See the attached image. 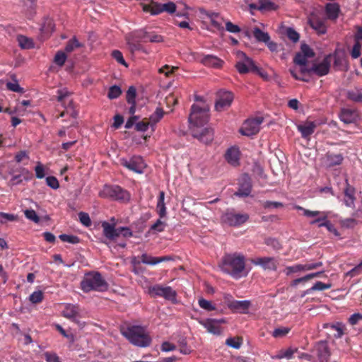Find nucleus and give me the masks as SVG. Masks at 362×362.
I'll return each mask as SVG.
<instances>
[{
  "instance_id": "obj_1",
  "label": "nucleus",
  "mask_w": 362,
  "mask_h": 362,
  "mask_svg": "<svg viewBox=\"0 0 362 362\" xmlns=\"http://www.w3.org/2000/svg\"><path fill=\"white\" fill-rule=\"evenodd\" d=\"M218 266L223 272L235 279L240 278L245 267L244 256L237 254L226 255Z\"/></svg>"
},
{
  "instance_id": "obj_2",
  "label": "nucleus",
  "mask_w": 362,
  "mask_h": 362,
  "mask_svg": "<svg viewBox=\"0 0 362 362\" xmlns=\"http://www.w3.org/2000/svg\"><path fill=\"white\" fill-rule=\"evenodd\" d=\"M122 334L131 344L139 347H148L152 341L151 336L142 326H128L122 330Z\"/></svg>"
},
{
  "instance_id": "obj_3",
  "label": "nucleus",
  "mask_w": 362,
  "mask_h": 362,
  "mask_svg": "<svg viewBox=\"0 0 362 362\" xmlns=\"http://www.w3.org/2000/svg\"><path fill=\"white\" fill-rule=\"evenodd\" d=\"M81 288L85 293L91 291H105L108 288V284L98 272H92L86 274L81 282Z\"/></svg>"
},
{
  "instance_id": "obj_4",
  "label": "nucleus",
  "mask_w": 362,
  "mask_h": 362,
  "mask_svg": "<svg viewBox=\"0 0 362 362\" xmlns=\"http://www.w3.org/2000/svg\"><path fill=\"white\" fill-rule=\"evenodd\" d=\"M209 107L203 103L202 105L193 104L189 116L190 128L204 126L209 119Z\"/></svg>"
},
{
  "instance_id": "obj_5",
  "label": "nucleus",
  "mask_w": 362,
  "mask_h": 362,
  "mask_svg": "<svg viewBox=\"0 0 362 362\" xmlns=\"http://www.w3.org/2000/svg\"><path fill=\"white\" fill-rule=\"evenodd\" d=\"M99 197L115 201L127 202L130 199L129 193L119 185H105L99 192Z\"/></svg>"
},
{
  "instance_id": "obj_6",
  "label": "nucleus",
  "mask_w": 362,
  "mask_h": 362,
  "mask_svg": "<svg viewBox=\"0 0 362 362\" xmlns=\"http://www.w3.org/2000/svg\"><path fill=\"white\" fill-rule=\"evenodd\" d=\"M104 236L110 240H115L119 235L128 238L133 236V232L128 227L115 228V224L104 221L101 224Z\"/></svg>"
},
{
  "instance_id": "obj_7",
  "label": "nucleus",
  "mask_w": 362,
  "mask_h": 362,
  "mask_svg": "<svg viewBox=\"0 0 362 362\" xmlns=\"http://www.w3.org/2000/svg\"><path fill=\"white\" fill-rule=\"evenodd\" d=\"M148 293L152 297H163L168 300L175 302L176 300V291L170 286H162L156 284L149 287Z\"/></svg>"
},
{
  "instance_id": "obj_8",
  "label": "nucleus",
  "mask_w": 362,
  "mask_h": 362,
  "mask_svg": "<svg viewBox=\"0 0 362 362\" xmlns=\"http://www.w3.org/2000/svg\"><path fill=\"white\" fill-rule=\"evenodd\" d=\"M238 57L240 59L235 64V67L240 74H244L249 71H258L259 68L255 65L254 61L248 57L244 52H238Z\"/></svg>"
},
{
  "instance_id": "obj_9",
  "label": "nucleus",
  "mask_w": 362,
  "mask_h": 362,
  "mask_svg": "<svg viewBox=\"0 0 362 362\" xmlns=\"http://www.w3.org/2000/svg\"><path fill=\"white\" fill-rule=\"evenodd\" d=\"M249 219L247 214H238L233 211H228L221 216L222 221L230 226H239Z\"/></svg>"
},
{
  "instance_id": "obj_10",
  "label": "nucleus",
  "mask_w": 362,
  "mask_h": 362,
  "mask_svg": "<svg viewBox=\"0 0 362 362\" xmlns=\"http://www.w3.org/2000/svg\"><path fill=\"white\" fill-rule=\"evenodd\" d=\"M332 57V54L326 55L321 62L313 64L309 69H302V72L308 71L314 73L320 77L324 76L329 72Z\"/></svg>"
},
{
  "instance_id": "obj_11",
  "label": "nucleus",
  "mask_w": 362,
  "mask_h": 362,
  "mask_svg": "<svg viewBox=\"0 0 362 362\" xmlns=\"http://www.w3.org/2000/svg\"><path fill=\"white\" fill-rule=\"evenodd\" d=\"M263 117H257L247 119L240 129V132L245 136H250L257 134L260 130V125L263 122Z\"/></svg>"
},
{
  "instance_id": "obj_12",
  "label": "nucleus",
  "mask_w": 362,
  "mask_h": 362,
  "mask_svg": "<svg viewBox=\"0 0 362 362\" xmlns=\"http://www.w3.org/2000/svg\"><path fill=\"white\" fill-rule=\"evenodd\" d=\"M143 10L151 13L152 15H157L163 11L173 13L176 11V5L171 1L163 4L152 3L151 4H145L143 6Z\"/></svg>"
},
{
  "instance_id": "obj_13",
  "label": "nucleus",
  "mask_w": 362,
  "mask_h": 362,
  "mask_svg": "<svg viewBox=\"0 0 362 362\" xmlns=\"http://www.w3.org/2000/svg\"><path fill=\"white\" fill-rule=\"evenodd\" d=\"M121 164L133 172L136 173H143L146 165L144 159L139 156H134L129 160H122Z\"/></svg>"
},
{
  "instance_id": "obj_14",
  "label": "nucleus",
  "mask_w": 362,
  "mask_h": 362,
  "mask_svg": "<svg viewBox=\"0 0 362 362\" xmlns=\"http://www.w3.org/2000/svg\"><path fill=\"white\" fill-rule=\"evenodd\" d=\"M296 208L298 210L302 211L303 216L308 218H313V219L310 221V225L317 224L319 226L320 223L326 222L327 221V214L324 211H311L304 209L300 206H296Z\"/></svg>"
},
{
  "instance_id": "obj_15",
  "label": "nucleus",
  "mask_w": 362,
  "mask_h": 362,
  "mask_svg": "<svg viewBox=\"0 0 362 362\" xmlns=\"http://www.w3.org/2000/svg\"><path fill=\"white\" fill-rule=\"evenodd\" d=\"M239 187L235 195L246 197L250 195L252 191V180L248 174H243L239 179Z\"/></svg>"
},
{
  "instance_id": "obj_16",
  "label": "nucleus",
  "mask_w": 362,
  "mask_h": 362,
  "mask_svg": "<svg viewBox=\"0 0 362 362\" xmlns=\"http://www.w3.org/2000/svg\"><path fill=\"white\" fill-rule=\"evenodd\" d=\"M251 262L257 266H260L265 270L277 269L279 262L276 259L272 257H256L251 260Z\"/></svg>"
},
{
  "instance_id": "obj_17",
  "label": "nucleus",
  "mask_w": 362,
  "mask_h": 362,
  "mask_svg": "<svg viewBox=\"0 0 362 362\" xmlns=\"http://www.w3.org/2000/svg\"><path fill=\"white\" fill-rule=\"evenodd\" d=\"M223 322H225V320L223 319L216 320L208 318L205 320H199V323L202 325L204 328H206L207 332L216 335L221 334V328L218 325V324Z\"/></svg>"
},
{
  "instance_id": "obj_18",
  "label": "nucleus",
  "mask_w": 362,
  "mask_h": 362,
  "mask_svg": "<svg viewBox=\"0 0 362 362\" xmlns=\"http://www.w3.org/2000/svg\"><path fill=\"white\" fill-rule=\"evenodd\" d=\"M233 100V95L231 92H220L218 95V98L217 99L215 104L216 110L221 112L225 109L229 107Z\"/></svg>"
},
{
  "instance_id": "obj_19",
  "label": "nucleus",
  "mask_w": 362,
  "mask_h": 362,
  "mask_svg": "<svg viewBox=\"0 0 362 362\" xmlns=\"http://www.w3.org/2000/svg\"><path fill=\"white\" fill-rule=\"evenodd\" d=\"M339 117L346 124H355L359 120L357 110L349 108L341 109Z\"/></svg>"
},
{
  "instance_id": "obj_20",
  "label": "nucleus",
  "mask_w": 362,
  "mask_h": 362,
  "mask_svg": "<svg viewBox=\"0 0 362 362\" xmlns=\"http://www.w3.org/2000/svg\"><path fill=\"white\" fill-rule=\"evenodd\" d=\"M344 203L347 207L354 208L356 201V189L351 186L348 180H346L345 187L343 190Z\"/></svg>"
},
{
  "instance_id": "obj_21",
  "label": "nucleus",
  "mask_w": 362,
  "mask_h": 362,
  "mask_svg": "<svg viewBox=\"0 0 362 362\" xmlns=\"http://www.w3.org/2000/svg\"><path fill=\"white\" fill-rule=\"evenodd\" d=\"M251 10H257L262 12L276 11L278 6L270 0H259L256 3L249 4Z\"/></svg>"
},
{
  "instance_id": "obj_22",
  "label": "nucleus",
  "mask_w": 362,
  "mask_h": 362,
  "mask_svg": "<svg viewBox=\"0 0 362 362\" xmlns=\"http://www.w3.org/2000/svg\"><path fill=\"white\" fill-rule=\"evenodd\" d=\"M63 316L67 319L78 323L76 321L77 317H83L81 309L78 305L67 304L63 310Z\"/></svg>"
},
{
  "instance_id": "obj_23",
  "label": "nucleus",
  "mask_w": 362,
  "mask_h": 362,
  "mask_svg": "<svg viewBox=\"0 0 362 362\" xmlns=\"http://www.w3.org/2000/svg\"><path fill=\"white\" fill-rule=\"evenodd\" d=\"M320 362H329L330 351L327 342L321 341L315 346Z\"/></svg>"
},
{
  "instance_id": "obj_24",
  "label": "nucleus",
  "mask_w": 362,
  "mask_h": 362,
  "mask_svg": "<svg viewBox=\"0 0 362 362\" xmlns=\"http://www.w3.org/2000/svg\"><path fill=\"white\" fill-rule=\"evenodd\" d=\"M334 57V67L338 70L347 71L349 64L346 56L343 52L336 51Z\"/></svg>"
},
{
  "instance_id": "obj_25",
  "label": "nucleus",
  "mask_w": 362,
  "mask_h": 362,
  "mask_svg": "<svg viewBox=\"0 0 362 362\" xmlns=\"http://www.w3.org/2000/svg\"><path fill=\"white\" fill-rule=\"evenodd\" d=\"M140 259L141 263L149 265H156L158 263L173 259L170 256L152 257L146 253L142 254Z\"/></svg>"
},
{
  "instance_id": "obj_26",
  "label": "nucleus",
  "mask_w": 362,
  "mask_h": 362,
  "mask_svg": "<svg viewBox=\"0 0 362 362\" xmlns=\"http://www.w3.org/2000/svg\"><path fill=\"white\" fill-rule=\"evenodd\" d=\"M309 24L318 34H325L327 31L325 21L317 16L310 18L309 19Z\"/></svg>"
},
{
  "instance_id": "obj_27",
  "label": "nucleus",
  "mask_w": 362,
  "mask_h": 362,
  "mask_svg": "<svg viewBox=\"0 0 362 362\" xmlns=\"http://www.w3.org/2000/svg\"><path fill=\"white\" fill-rule=\"evenodd\" d=\"M225 158L229 164L233 166L238 165L240 160L238 149L234 147L228 148L225 154Z\"/></svg>"
},
{
  "instance_id": "obj_28",
  "label": "nucleus",
  "mask_w": 362,
  "mask_h": 362,
  "mask_svg": "<svg viewBox=\"0 0 362 362\" xmlns=\"http://www.w3.org/2000/svg\"><path fill=\"white\" fill-rule=\"evenodd\" d=\"M340 8L337 3H328L325 6V13L328 19L336 21L339 17Z\"/></svg>"
},
{
  "instance_id": "obj_29",
  "label": "nucleus",
  "mask_w": 362,
  "mask_h": 362,
  "mask_svg": "<svg viewBox=\"0 0 362 362\" xmlns=\"http://www.w3.org/2000/svg\"><path fill=\"white\" fill-rule=\"evenodd\" d=\"M201 62L207 66L213 68H221L223 64V61L214 55H205L201 60Z\"/></svg>"
},
{
  "instance_id": "obj_30",
  "label": "nucleus",
  "mask_w": 362,
  "mask_h": 362,
  "mask_svg": "<svg viewBox=\"0 0 362 362\" xmlns=\"http://www.w3.org/2000/svg\"><path fill=\"white\" fill-rule=\"evenodd\" d=\"M316 127L314 122H307L303 124L298 125V129L301 133L303 138H308L313 134Z\"/></svg>"
},
{
  "instance_id": "obj_31",
  "label": "nucleus",
  "mask_w": 362,
  "mask_h": 362,
  "mask_svg": "<svg viewBox=\"0 0 362 362\" xmlns=\"http://www.w3.org/2000/svg\"><path fill=\"white\" fill-rule=\"evenodd\" d=\"M165 200V192L160 191L158 197V202L156 205L157 213L160 218L165 217L166 216V207L164 202Z\"/></svg>"
},
{
  "instance_id": "obj_32",
  "label": "nucleus",
  "mask_w": 362,
  "mask_h": 362,
  "mask_svg": "<svg viewBox=\"0 0 362 362\" xmlns=\"http://www.w3.org/2000/svg\"><path fill=\"white\" fill-rule=\"evenodd\" d=\"M344 160L341 154H334L327 153L326 154V162L328 167H333L340 165Z\"/></svg>"
},
{
  "instance_id": "obj_33",
  "label": "nucleus",
  "mask_w": 362,
  "mask_h": 362,
  "mask_svg": "<svg viewBox=\"0 0 362 362\" xmlns=\"http://www.w3.org/2000/svg\"><path fill=\"white\" fill-rule=\"evenodd\" d=\"M346 98L355 103H362V88H355L349 90L346 93Z\"/></svg>"
},
{
  "instance_id": "obj_34",
  "label": "nucleus",
  "mask_w": 362,
  "mask_h": 362,
  "mask_svg": "<svg viewBox=\"0 0 362 362\" xmlns=\"http://www.w3.org/2000/svg\"><path fill=\"white\" fill-rule=\"evenodd\" d=\"M252 34L256 40L259 42H268V40H270V36L269 33L263 32L258 27L254 28L252 30Z\"/></svg>"
},
{
  "instance_id": "obj_35",
  "label": "nucleus",
  "mask_w": 362,
  "mask_h": 362,
  "mask_svg": "<svg viewBox=\"0 0 362 362\" xmlns=\"http://www.w3.org/2000/svg\"><path fill=\"white\" fill-rule=\"evenodd\" d=\"M125 40L131 53L134 54L135 52L143 50V46L140 42L136 41L127 35H125Z\"/></svg>"
},
{
  "instance_id": "obj_36",
  "label": "nucleus",
  "mask_w": 362,
  "mask_h": 362,
  "mask_svg": "<svg viewBox=\"0 0 362 362\" xmlns=\"http://www.w3.org/2000/svg\"><path fill=\"white\" fill-rule=\"evenodd\" d=\"M163 110L160 107H157L148 119L151 127H153L163 118Z\"/></svg>"
},
{
  "instance_id": "obj_37",
  "label": "nucleus",
  "mask_w": 362,
  "mask_h": 362,
  "mask_svg": "<svg viewBox=\"0 0 362 362\" xmlns=\"http://www.w3.org/2000/svg\"><path fill=\"white\" fill-rule=\"evenodd\" d=\"M127 36L132 38L133 40L138 42H146V30H136L126 35Z\"/></svg>"
},
{
  "instance_id": "obj_38",
  "label": "nucleus",
  "mask_w": 362,
  "mask_h": 362,
  "mask_svg": "<svg viewBox=\"0 0 362 362\" xmlns=\"http://www.w3.org/2000/svg\"><path fill=\"white\" fill-rule=\"evenodd\" d=\"M250 305V302L248 300H235L230 304V307L240 312H245Z\"/></svg>"
},
{
  "instance_id": "obj_39",
  "label": "nucleus",
  "mask_w": 362,
  "mask_h": 362,
  "mask_svg": "<svg viewBox=\"0 0 362 362\" xmlns=\"http://www.w3.org/2000/svg\"><path fill=\"white\" fill-rule=\"evenodd\" d=\"M332 287L331 284H325L322 281H317L311 288L305 291L304 296L305 294H309L315 291H324L329 289Z\"/></svg>"
},
{
  "instance_id": "obj_40",
  "label": "nucleus",
  "mask_w": 362,
  "mask_h": 362,
  "mask_svg": "<svg viewBox=\"0 0 362 362\" xmlns=\"http://www.w3.org/2000/svg\"><path fill=\"white\" fill-rule=\"evenodd\" d=\"M167 226V223L165 221H163L160 218L158 219L155 223H153L149 228L148 233H161L165 230V227Z\"/></svg>"
},
{
  "instance_id": "obj_41",
  "label": "nucleus",
  "mask_w": 362,
  "mask_h": 362,
  "mask_svg": "<svg viewBox=\"0 0 362 362\" xmlns=\"http://www.w3.org/2000/svg\"><path fill=\"white\" fill-rule=\"evenodd\" d=\"M193 136L199 140L206 143L212 140V135L209 134V131L207 129H202V132L199 134L194 133Z\"/></svg>"
},
{
  "instance_id": "obj_42",
  "label": "nucleus",
  "mask_w": 362,
  "mask_h": 362,
  "mask_svg": "<svg viewBox=\"0 0 362 362\" xmlns=\"http://www.w3.org/2000/svg\"><path fill=\"white\" fill-rule=\"evenodd\" d=\"M82 45L78 41V40L74 37L71 39L66 44L65 47V51L66 52H71L75 49L81 47Z\"/></svg>"
},
{
  "instance_id": "obj_43",
  "label": "nucleus",
  "mask_w": 362,
  "mask_h": 362,
  "mask_svg": "<svg viewBox=\"0 0 362 362\" xmlns=\"http://www.w3.org/2000/svg\"><path fill=\"white\" fill-rule=\"evenodd\" d=\"M122 94V90L119 86H112L109 88L107 97L112 100L116 99L119 97V95Z\"/></svg>"
},
{
  "instance_id": "obj_44",
  "label": "nucleus",
  "mask_w": 362,
  "mask_h": 362,
  "mask_svg": "<svg viewBox=\"0 0 362 362\" xmlns=\"http://www.w3.org/2000/svg\"><path fill=\"white\" fill-rule=\"evenodd\" d=\"M59 238L62 241L71 244H77L80 243V238L76 235L61 234Z\"/></svg>"
},
{
  "instance_id": "obj_45",
  "label": "nucleus",
  "mask_w": 362,
  "mask_h": 362,
  "mask_svg": "<svg viewBox=\"0 0 362 362\" xmlns=\"http://www.w3.org/2000/svg\"><path fill=\"white\" fill-rule=\"evenodd\" d=\"M146 42L149 41L151 42H161L163 41V37L155 32H148L146 30Z\"/></svg>"
},
{
  "instance_id": "obj_46",
  "label": "nucleus",
  "mask_w": 362,
  "mask_h": 362,
  "mask_svg": "<svg viewBox=\"0 0 362 362\" xmlns=\"http://www.w3.org/2000/svg\"><path fill=\"white\" fill-rule=\"evenodd\" d=\"M198 304L200 306V308L206 311H213L216 310V307L212 304V303L204 298H200L198 300Z\"/></svg>"
},
{
  "instance_id": "obj_47",
  "label": "nucleus",
  "mask_w": 362,
  "mask_h": 362,
  "mask_svg": "<svg viewBox=\"0 0 362 362\" xmlns=\"http://www.w3.org/2000/svg\"><path fill=\"white\" fill-rule=\"evenodd\" d=\"M18 41L20 47L23 49H30L33 47V42L23 35L18 36Z\"/></svg>"
},
{
  "instance_id": "obj_48",
  "label": "nucleus",
  "mask_w": 362,
  "mask_h": 362,
  "mask_svg": "<svg viewBox=\"0 0 362 362\" xmlns=\"http://www.w3.org/2000/svg\"><path fill=\"white\" fill-rule=\"evenodd\" d=\"M25 216L35 223H39L40 218L33 209H26L24 211Z\"/></svg>"
},
{
  "instance_id": "obj_49",
  "label": "nucleus",
  "mask_w": 362,
  "mask_h": 362,
  "mask_svg": "<svg viewBox=\"0 0 362 362\" xmlns=\"http://www.w3.org/2000/svg\"><path fill=\"white\" fill-rule=\"evenodd\" d=\"M136 90L134 86H130L126 94V100L128 103H136Z\"/></svg>"
},
{
  "instance_id": "obj_50",
  "label": "nucleus",
  "mask_w": 362,
  "mask_h": 362,
  "mask_svg": "<svg viewBox=\"0 0 362 362\" xmlns=\"http://www.w3.org/2000/svg\"><path fill=\"white\" fill-rule=\"evenodd\" d=\"M286 35L293 42H297L299 40V34L292 28H287L286 29Z\"/></svg>"
},
{
  "instance_id": "obj_51",
  "label": "nucleus",
  "mask_w": 362,
  "mask_h": 362,
  "mask_svg": "<svg viewBox=\"0 0 362 362\" xmlns=\"http://www.w3.org/2000/svg\"><path fill=\"white\" fill-rule=\"evenodd\" d=\"M330 327L337 332V333L334 334L335 337L340 338L344 334L345 327L342 323L337 322L335 324H332L330 325Z\"/></svg>"
},
{
  "instance_id": "obj_52",
  "label": "nucleus",
  "mask_w": 362,
  "mask_h": 362,
  "mask_svg": "<svg viewBox=\"0 0 362 362\" xmlns=\"http://www.w3.org/2000/svg\"><path fill=\"white\" fill-rule=\"evenodd\" d=\"M301 271H305L304 264H301L287 267L285 269L286 275H290L292 273H296Z\"/></svg>"
},
{
  "instance_id": "obj_53",
  "label": "nucleus",
  "mask_w": 362,
  "mask_h": 362,
  "mask_svg": "<svg viewBox=\"0 0 362 362\" xmlns=\"http://www.w3.org/2000/svg\"><path fill=\"white\" fill-rule=\"evenodd\" d=\"M66 59V55L65 54V53L62 51H59L55 54L54 62L57 65L62 66L64 64Z\"/></svg>"
},
{
  "instance_id": "obj_54",
  "label": "nucleus",
  "mask_w": 362,
  "mask_h": 362,
  "mask_svg": "<svg viewBox=\"0 0 362 362\" xmlns=\"http://www.w3.org/2000/svg\"><path fill=\"white\" fill-rule=\"evenodd\" d=\"M226 344L234 349H239L242 344V339L240 338H228L226 341Z\"/></svg>"
},
{
  "instance_id": "obj_55",
  "label": "nucleus",
  "mask_w": 362,
  "mask_h": 362,
  "mask_svg": "<svg viewBox=\"0 0 362 362\" xmlns=\"http://www.w3.org/2000/svg\"><path fill=\"white\" fill-rule=\"evenodd\" d=\"M33 303H39L43 300V293L41 291H34L29 297Z\"/></svg>"
},
{
  "instance_id": "obj_56",
  "label": "nucleus",
  "mask_w": 362,
  "mask_h": 362,
  "mask_svg": "<svg viewBox=\"0 0 362 362\" xmlns=\"http://www.w3.org/2000/svg\"><path fill=\"white\" fill-rule=\"evenodd\" d=\"M325 227L327 230L333 234H334L336 236L339 235V233L337 228L334 227V226L327 219L326 222L321 223L319 224V227Z\"/></svg>"
},
{
  "instance_id": "obj_57",
  "label": "nucleus",
  "mask_w": 362,
  "mask_h": 362,
  "mask_svg": "<svg viewBox=\"0 0 362 362\" xmlns=\"http://www.w3.org/2000/svg\"><path fill=\"white\" fill-rule=\"evenodd\" d=\"M17 220V216L11 214H7L4 212H0V223H6L7 221H13Z\"/></svg>"
},
{
  "instance_id": "obj_58",
  "label": "nucleus",
  "mask_w": 362,
  "mask_h": 362,
  "mask_svg": "<svg viewBox=\"0 0 362 362\" xmlns=\"http://www.w3.org/2000/svg\"><path fill=\"white\" fill-rule=\"evenodd\" d=\"M47 185L53 189H57L59 187L58 180L54 176H48L46 177Z\"/></svg>"
},
{
  "instance_id": "obj_59",
  "label": "nucleus",
  "mask_w": 362,
  "mask_h": 362,
  "mask_svg": "<svg viewBox=\"0 0 362 362\" xmlns=\"http://www.w3.org/2000/svg\"><path fill=\"white\" fill-rule=\"evenodd\" d=\"M112 57L119 64L125 66L126 67L128 66L127 64L126 63L125 60L124 59L122 53L119 50H114L112 52Z\"/></svg>"
},
{
  "instance_id": "obj_60",
  "label": "nucleus",
  "mask_w": 362,
  "mask_h": 362,
  "mask_svg": "<svg viewBox=\"0 0 362 362\" xmlns=\"http://www.w3.org/2000/svg\"><path fill=\"white\" fill-rule=\"evenodd\" d=\"M307 59L308 58L304 54L298 52L294 57L293 62L298 65L305 66L307 63Z\"/></svg>"
},
{
  "instance_id": "obj_61",
  "label": "nucleus",
  "mask_w": 362,
  "mask_h": 362,
  "mask_svg": "<svg viewBox=\"0 0 362 362\" xmlns=\"http://www.w3.org/2000/svg\"><path fill=\"white\" fill-rule=\"evenodd\" d=\"M180 352L182 354L187 355L192 352V349L187 346L186 339H182L179 341Z\"/></svg>"
},
{
  "instance_id": "obj_62",
  "label": "nucleus",
  "mask_w": 362,
  "mask_h": 362,
  "mask_svg": "<svg viewBox=\"0 0 362 362\" xmlns=\"http://www.w3.org/2000/svg\"><path fill=\"white\" fill-rule=\"evenodd\" d=\"M361 47L362 44H359V42H354V45L351 51V56L353 59H357L361 56Z\"/></svg>"
},
{
  "instance_id": "obj_63",
  "label": "nucleus",
  "mask_w": 362,
  "mask_h": 362,
  "mask_svg": "<svg viewBox=\"0 0 362 362\" xmlns=\"http://www.w3.org/2000/svg\"><path fill=\"white\" fill-rule=\"evenodd\" d=\"M80 222L85 226H90L91 225V221L89 215L86 212H80L78 214Z\"/></svg>"
},
{
  "instance_id": "obj_64",
  "label": "nucleus",
  "mask_w": 362,
  "mask_h": 362,
  "mask_svg": "<svg viewBox=\"0 0 362 362\" xmlns=\"http://www.w3.org/2000/svg\"><path fill=\"white\" fill-rule=\"evenodd\" d=\"M44 356L47 362H60L59 357L55 353L47 351L44 353Z\"/></svg>"
}]
</instances>
